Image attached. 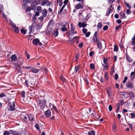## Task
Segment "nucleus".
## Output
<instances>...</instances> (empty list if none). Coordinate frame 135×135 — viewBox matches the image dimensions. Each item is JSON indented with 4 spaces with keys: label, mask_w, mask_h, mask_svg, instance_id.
<instances>
[{
    "label": "nucleus",
    "mask_w": 135,
    "mask_h": 135,
    "mask_svg": "<svg viewBox=\"0 0 135 135\" xmlns=\"http://www.w3.org/2000/svg\"><path fill=\"white\" fill-rule=\"evenodd\" d=\"M24 59L20 57V56L18 57L16 60L17 62L16 66L18 67H21V66L22 65L24 61Z\"/></svg>",
    "instance_id": "obj_1"
},
{
    "label": "nucleus",
    "mask_w": 135,
    "mask_h": 135,
    "mask_svg": "<svg viewBox=\"0 0 135 135\" xmlns=\"http://www.w3.org/2000/svg\"><path fill=\"white\" fill-rule=\"evenodd\" d=\"M46 104V101L43 99L39 100L37 102V105H39L40 108L43 109L45 108Z\"/></svg>",
    "instance_id": "obj_2"
},
{
    "label": "nucleus",
    "mask_w": 135,
    "mask_h": 135,
    "mask_svg": "<svg viewBox=\"0 0 135 135\" xmlns=\"http://www.w3.org/2000/svg\"><path fill=\"white\" fill-rule=\"evenodd\" d=\"M8 105H9L8 107L9 108H8L9 110L13 111L15 110V102L13 101L12 103L10 102H9Z\"/></svg>",
    "instance_id": "obj_3"
},
{
    "label": "nucleus",
    "mask_w": 135,
    "mask_h": 135,
    "mask_svg": "<svg viewBox=\"0 0 135 135\" xmlns=\"http://www.w3.org/2000/svg\"><path fill=\"white\" fill-rule=\"evenodd\" d=\"M113 5H110L109 8H108V11L107 12L106 14V16H108L110 13H112L114 9V8L112 7Z\"/></svg>",
    "instance_id": "obj_4"
},
{
    "label": "nucleus",
    "mask_w": 135,
    "mask_h": 135,
    "mask_svg": "<svg viewBox=\"0 0 135 135\" xmlns=\"http://www.w3.org/2000/svg\"><path fill=\"white\" fill-rule=\"evenodd\" d=\"M126 86L129 89H132L134 87V83L133 82H127L126 83Z\"/></svg>",
    "instance_id": "obj_5"
},
{
    "label": "nucleus",
    "mask_w": 135,
    "mask_h": 135,
    "mask_svg": "<svg viewBox=\"0 0 135 135\" xmlns=\"http://www.w3.org/2000/svg\"><path fill=\"white\" fill-rule=\"evenodd\" d=\"M82 1L81 2H82ZM75 8L76 9H83V3H79L76 4L75 6Z\"/></svg>",
    "instance_id": "obj_6"
},
{
    "label": "nucleus",
    "mask_w": 135,
    "mask_h": 135,
    "mask_svg": "<svg viewBox=\"0 0 135 135\" xmlns=\"http://www.w3.org/2000/svg\"><path fill=\"white\" fill-rule=\"evenodd\" d=\"M95 42H96L97 45V47L99 49L101 50L102 49V44L101 42L98 39L97 40H95L94 41Z\"/></svg>",
    "instance_id": "obj_7"
},
{
    "label": "nucleus",
    "mask_w": 135,
    "mask_h": 135,
    "mask_svg": "<svg viewBox=\"0 0 135 135\" xmlns=\"http://www.w3.org/2000/svg\"><path fill=\"white\" fill-rule=\"evenodd\" d=\"M27 113L25 112H22L21 114L22 118L24 119V120L26 122V120L27 118Z\"/></svg>",
    "instance_id": "obj_8"
},
{
    "label": "nucleus",
    "mask_w": 135,
    "mask_h": 135,
    "mask_svg": "<svg viewBox=\"0 0 135 135\" xmlns=\"http://www.w3.org/2000/svg\"><path fill=\"white\" fill-rule=\"evenodd\" d=\"M13 130L9 129L8 131H5L3 135H9L10 134H12V132H13Z\"/></svg>",
    "instance_id": "obj_9"
},
{
    "label": "nucleus",
    "mask_w": 135,
    "mask_h": 135,
    "mask_svg": "<svg viewBox=\"0 0 135 135\" xmlns=\"http://www.w3.org/2000/svg\"><path fill=\"white\" fill-rule=\"evenodd\" d=\"M44 113L45 116L47 118L49 117L51 115V112L50 110L45 111Z\"/></svg>",
    "instance_id": "obj_10"
},
{
    "label": "nucleus",
    "mask_w": 135,
    "mask_h": 135,
    "mask_svg": "<svg viewBox=\"0 0 135 135\" xmlns=\"http://www.w3.org/2000/svg\"><path fill=\"white\" fill-rule=\"evenodd\" d=\"M78 26L79 27H83V28L87 26V24L85 23L84 22L81 23L80 22H79L78 23Z\"/></svg>",
    "instance_id": "obj_11"
},
{
    "label": "nucleus",
    "mask_w": 135,
    "mask_h": 135,
    "mask_svg": "<svg viewBox=\"0 0 135 135\" xmlns=\"http://www.w3.org/2000/svg\"><path fill=\"white\" fill-rule=\"evenodd\" d=\"M108 96L110 97L112 96V91L109 88H108L106 89Z\"/></svg>",
    "instance_id": "obj_12"
},
{
    "label": "nucleus",
    "mask_w": 135,
    "mask_h": 135,
    "mask_svg": "<svg viewBox=\"0 0 135 135\" xmlns=\"http://www.w3.org/2000/svg\"><path fill=\"white\" fill-rule=\"evenodd\" d=\"M29 120L30 121H32L33 120L34 116L32 114H28L27 115Z\"/></svg>",
    "instance_id": "obj_13"
},
{
    "label": "nucleus",
    "mask_w": 135,
    "mask_h": 135,
    "mask_svg": "<svg viewBox=\"0 0 135 135\" xmlns=\"http://www.w3.org/2000/svg\"><path fill=\"white\" fill-rule=\"evenodd\" d=\"M98 31H97L95 32L93 36V40L94 41L98 40L97 38V34L98 33Z\"/></svg>",
    "instance_id": "obj_14"
},
{
    "label": "nucleus",
    "mask_w": 135,
    "mask_h": 135,
    "mask_svg": "<svg viewBox=\"0 0 135 135\" xmlns=\"http://www.w3.org/2000/svg\"><path fill=\"white\" fill-rule=\"evenodd\" d=\"M42 16H44V17H46L47 15V10L44 9L42 11Z\"/></svg>",
    "instance_id": "obj_15"
},
{
    "label": "nucleus",
    "mask_w": 135,
    "mask_h": 135,
    "mask_svg": "<svg viewBox=\"0 0 135 135\" xmlns=\"http://www.w3.org/2000/svg\"><path fill=\"white\" fill-rule=\"evenodd\" d=\"M39 41V40L38 39L35 38L33 40L32 43L34 45H37Z\"/></svg>",
    "instance_id": "obj_16"
},
{
    "label": "nucleus",
    "mask_w": 135,
    "mask_h": 135,
    "mask_svg": "<svg viewBox=\"0 0 135 135\" xmlns=\"http://www.w3.org/2000/svg\"><path fill=\"white\" fill-rule=\"evenodd\" d=\"M34 26L33 25H32L29 27V31L31 32H32L34 31Z\"/></svg>",
    "instance_id": "obj_17"
},
{
    "label": "nucleus",
    "mask_w": 135,
    "mask_h": 135,
    "mask_svg": "<svg viewBox=\"0 0 135 135\" xmlns=\"http://www.w3.org/2000/svg\"><path fill=\"white\" fill-rule=\"evenodd\" d=\"M11 58L12 60L14 61L17 59L16 55V54L12 55L11 56Z\"/></svg>",
    "instance_id": "obj_18"
},
{
    "label": "nucleus",
    "mask_w": 135,
    "mask_h": 135,
    "mask_svg": "<svg viewBox=\"0 0 135 135\" xmlns=\"http://www.w3.org/2000/svg\"><path fill=\"white\" fill-rule=\"evenodd\" d=\"M54 35L55 37H57L58 36L59 34V32L58 31V29L57 28L54 31Z\"/></svg>",
    "instance_id": "obj_19"
},
{
    "label": "nucleus",
    "mask_w": 135,
    "mask_h": 135,
    "mask_svg": "<svg viewBox=\"0 0 135 135\" xmlns=\"http://www.w3.org/2000/svg\"><path fill=\"white\" fill-rule=\"evenodd\" d=\"M126 57L127 60L129 62H131L132 61V60L131 57L127 54L126 55Z\"/></svg>",
    "instance_id": "obj_20"
},
{
    "label": "nucleus",
    "mask_w": 135,
    "mask_h": 135,
    "mask_svg": "<svg viewBox=\"0 0 135 135\" xmlns=\"http://www.w3.org/2000/svg\"><path fill=\"white\" fill-rule=\"evenodd\" d=\"M116 107H117L116 108V113H118L119 110L120 108V105L119 104V103H117L116 104Z\"/></svg>",
    "instance_id": "obj_21"
},
{
    "label": "nucleus",
    "mask_w": 135,
    "mask_h": 135,
    "mask_svg": "<svg viewBox=\"0 0 135 135\" xmlns=\"http://www.w3.org/2000/svg\"><path fill=\"white\" fill-rule=\"evenodd\" d=\"M23 6H25L26 7H27V8L26 9L25 11L26 12H27L28 11L30 12L31 9L30 7H29L28 6L26 5L25 4H24Z\"/></svg>",
    "instance_id": "obj_22"
},
{
    "label": "nucleus",
    "mask_w": 135,
    "mask_h": 135,
    "mask_svg": "<svg viewBox=\"0 0 135 135\" xmlns=\"http://www.w3.org/2000/svg\"><path fill=\"white\" fill-rule=\"evenodd\" d=\"M14 31L16 33H18L19 32V28L18 27H17L16 26H14Z\"/></svg>",
    "instance_id": "obj_23"
},
{
    "label": "nucleus",
    "mask_w": 135,
    "mask_h": 135,
    "mask_svg": "<svg viewBox=\"0 0 135 135\" xmlns=\"http://www.w3.org/2000/svg\"><path fill=\"white\" fill-rule=\"evenodd\" d=\"M12 133L13 135H21V134L16 131L13 130V132Z\"/></svg>",
    "instance_id": "obj_24"
},
{
    "label": "nucleus",
    "mask_w": 135,
    "mask_h": 135,
    "mask_svg": "<svg viewBox=\"0 0 135 135\" xmlns=\"http://www.w3.org/2000/svg\"><path fill=\"white\" fill-rule=\"evenodd\" d=\"M39 71V70L33 68L32 72L34 73H38Z\"/></svg>",
    "instance_id": "obj_25"
},
{
    "label": "nucleus",
    "mask_w": 135,
    "mask_h": 135,
    "mask_svg": "<svg viewBox=\"0 0 135 135\" xmlns=\"http://www.w3.org/2000/svg\"><path fill=\"white\" fill-rule=\"evenodd\" d=\"M16 69L18 70L17 73H21L22 72V69L21 67H18L17 66H16Z\"/></svg>",
    "instance_id": "obj_26"
},
{
    "label": "nucleus",
    "mask_w": 135,
    "mask_h": 135,
    "mask_svg": "<svg viewBox=\"0 0 135 135\" xmlns=\"http://www.w3.org/2000/svg\"><path fill=\"white\" fill-rule=\"evenodd\" d=\"M54 24V23L53 22V20L51 19L49 21L48 25L49 26L52 27L53 25Z\"/></svg>",
    "instance_id": "obj_27"
},
{
    "label": "nucleus",
    "mask_w": 135,
    "mask_h": 135,
    "mask_svg": "<svg viewBox=\"0 0 135 135\" xmlns=\"http://www.w3.org/2000/svg\"><path fill=\"white\" fill-rule=\"evenodd\" d=\"M108 74L107 72H105L104 74V77L107 81L109 80V78L108 76Z\"/></svg>",
    "instance_id": "obj_28"
},
{
    "label": "nucleus",
    "mask_w": 135,
    "mask_h": 135,
    "mask_svg": "<svg viewBox=\"0 0 135 135\" xmlns=\"http://www.w3.org/2000/svg\"><path fill=\"white\" fill-rule=\"evenodd\" d=\"M131 77H132H132L133 79H134L135 78V68L134 69V71L131 73Z\"/></svg>",
    "instance_id": "obj_29"
},
{
    "label": "nucleus",
    "mask_w": 135,
    "mask_h": 135,
    "mask_svg": "<svg viewBox=\"0 0 135 135\" xmlns=\"http://www.w3.org/2000/svg\"><path fill=\"white\" fill-rule=\"evenodd\" d=\"M71 27L70 28V30L71 32H73L74 31L75 29V28L73 26V24L72 23H71Z\"/></svg>",
    "instance_id": "obj_30"
},
{
    "label": "nucleus",
    "mask_w": 135,
    "mask_h": 135,
    "mask_svg": "<svg viewBox=\"0 0 135 135\" xmlns=\"http://www.w3.org/2000/svg\"><path fill=\"white\" fill-rule=\"evenodd\" d=\"M128 94L129 95V96L131 97H134V93L132 92H130L128 93Z\"/></svg>",
    "instance_id": "obj_31"
},
{
    "label": "nucleus",
    "mask_w": 135,
    "mask_h": 135,
    "mask_svg": "<svg viewBox=\"0 0 135 135\" xmlns=\"http://www.w3.org/2000/svg\"><path fill=\"white\" fill-rule=\"evenodd\" d=\"M132 42L131 43V45L135 46V37H133L132 39Z\"/></svg>",
    "instance_id": "obj_32"
},
{
    "label": "nucleus",
    "mask_w": 135,
    "mask_h": 135,
    "mask_svg": "<svg viewBox=\"0 0 135 135\" xmlns=\"http://www.w3.org/2000/svg\"><path fill=\"white\" fill-rule=\"evenodd\" d=\"M118 49L117 45H115L114 46V51L117 52L118 51Z\"/></svg>",
    "instance_id": "obj_33"
},
{
    "label": "nucleus",
    "mask_w": 135,
    "mask_h": 135,
    "mask_svg": "<svg viewBox=\"0 0 135 135\" xmlns=\"http://www.w3.org/2000/svg\"><path fill=\"white\" fill-rule=\"evenodd\" d=\"M31 8L32 10H34L36 8V6L35 5L32 4L31 6Z\"/></svg>",
    "instance_id": "obj_34"
},
{
    "label": "nucleus",
    "mask_w": 135,
    "mask_h": 135,
    "mask_svg": "<svg viewBox=\"0 0 135 135\" xmlns=\"http://www.w3.org/2000/svg\"><path fill=\"white\" fill-rule=\"evenodd\" d=\"M124 103V101L123 100H120L119 101L118 103L120 105H122Z\"/></svg>",
    "instance_id": "obj_35"
},
{
    "label": "nucleus",
    "mask_w": 135,
    "mask_h": 135,
    "mask_svg": "<svg viewBox=\"0 0 135 135\" xmlns=\"http://www.w3.org/2000/svg\"><path fill=\"white\" fill-rule=\"evenodd\" d=\"M88 135H95V132L94 131H91V132H88Z\"/></svg>",
    "instance_id": "obj_36"
},
{
    "label": "nucleus",
    "mask_w": 135,
    "mask_h": 135,
    "mask_svg": "<svg viewBox=\"0 0 135 135\" xmlns=\"http://www.w3.org/2000/svg\"><path fill=\"white\" fill-rule=\"evenodd\" d=\"M47 3V1L44 0L42 1L41 3L42 5H44Z\"/></svg>",
    "instance_id": "obj_37"
},
{
    "label": "nucleus",
    "mask_w": 135,
    "mask_h": 135,
    "mask_svg": "<svg viewBox=\"0 0 135 135\" xmlns=\"http://www.w3.org/2000/svg\"><path fill=\"white\" fill-rule=\"evenodd\" d=\"M80 66H76L75 67V70L76 73L77 71L79 70L80 69Z\"/></svg>",
    "instance_id": "obj_38"
},
{
    "label": "nucleus",
    "mask_w": 135,
    "mask_h": 135,
    "mask_svg": "<svg viewBox=\"0 0 135 135\" xmlns=\"http://www.w3.org/2000/svg\"><path fill=\"white\" fill-rule=\"evenodd\" d=\"M35 127L37 130L40 131V129L39 126V125L37 123H36L35 125Z\"/></svg>",
    "instance_id": "obj_39"
},
{
    "label": "nucleus",
    "mask_w": 135,
    "mask_h": 135,
    "mask_svg": "<svg viewBox=\"0 0 135 135\" xmlns=\"http://www.w3.org/2000/svg\"><path fill=\"white\" fill-rule=\"evenodd\" d=\"M90 67L91 69H94L95 68V66L93 64H91L90 65Z\"/></svg>",
    "instance_id": "obj_40"
},
{
    "label": "nucleus",
    "mask_w": 135,
    "mask_h": 135,
    "mask_svg": "<svg viewBox=\"0 0 135 135\" xmlns=\"http://www.w3.org/2000/svg\"><path fill=\"white\" fill-rule=\"evenodd\" d=\"M60 78L61 80L63 82H66L65 79V78L62 76H60Z\"/></svg>",
    "instance_id": "obj_41"
},
{
    "label": "nucleus",
    "mask_w": 135,
    "mask_h": 135,
    "mask_svg": "<svg viewBox=\"0 0 135 135\" xmlns=\"http://www.w3.org/2000/svg\"><path fill=\"white\" fill-rule=\"evenodd\" d=\"M128 95V93L127 92H125L124 93V94H122V96H123V97L124 98H126L127 97V95Z\"/></svg>",
    "instance_id": "obj_42"
},
{
    "label": "nucleus",
    "mask_w": 135,
    "mask_h": 135,
    "mask_svg": "<svg viewBox=\"0 0 135 135\" xmlns=\"http://www.w3.org/2000/svg\"><path fill=\"white\" fill-rule=\"evenodd\" d=\"M65 6L64 5H63V6H62V7H61V9L59 11V13L60 14H61V13L62 11L63 10V9L65 8Z\"/></svg>",
    "instance_id": "obj_43"
},
{
    "label": "nucleus",
    "mask_w": 135,
    "mask_h": 135,
    "mask_svg": "<svg viewBox=\"0 0 135 135\" xmlns=\"http://www.w3.org/2000/svg\"><path fill=\"white\" fill-rule=\"evenodd\" d=\"M25 68L27 69H28L30 71H32L33 67L30 66H26Z\"/></svg>",
    "instance_id": "obj_44"
},
{
    "label": "nucleus",
    "mask_w": 135,
    "mask_h": 135,
    "mask_svg": "<svg viewBox=\"0 0 135 135\" xmlns=\"http://www.w3.org/2000/svg\"><path fill=\"white\" fill-rule=\"evenodd\" d=\"M21 32L22 33L25 34L26 33V30L22 28L21 29Z\"/></svg>",
    "instance_id": "obj_45"
},
{
    "label": "nucleus",
    "mask_w": 135,
    "mask_h": 135,
    "mask_svg": "<svg viewBox=\"0 0 135 135\" xmlns=\"http://www.w3.org/2000/svg\"><path fill=\"white\" fill-rule=\"evenodd\" d=\"M84 79L86 83V85L88 86L89 85V82L87 79L86 77H84Z\"/></svg>",
    "instance_id": "obj_46"
},
{
    "label": "nucleus",
    "mask_w": 135,
    "mask_h": 135,
    "mask_svg": "<svg viewBox=\"0 0 135 135\" xmlns=\"http://www.w3.org/2000/svg\"><path fill=\"white\" fill-rule=\"evenodd\" d=\"M25 92L24 91H22L21 92V95L23 98H24L25 97Z\"/></svg>",
    "instance_id": "obj_47"
},
{
    "label": "nucleus",
    "mask_w": 135,
    "mask_h": 135,
    "mask_svg": "<svg viewBox=\"0 0 135 135\" xmlns=\"http://www.w3.org/2000/svg\"><path fill=\"white\" fill-rule=\"evenodd\" d=\"M125 13L124 12H123L121 14V16L122 18L121 19H123L124 17V18H125L126 17H125Z\"/></svg>",
    "instance_id": "obj_48"
},
{
    "label": "nucleus",
    "mask_w": 135,
    "mask_h": 135,
    "mask_svg": "<svg viewBox=\"0 0 135 135\" xmlns=\"http://www.w3.org/2000/svg\"><path fill=\"white\" fill-rule=\"evenodd\" d=\"M97 27L99 28V29L101 28L102 27V24L101 22H99L97 25Z\"/></svg>",
    "instance_id": "obj_49"
},
{
    "label": "nucleus",
    "mask_w": 135,
    "mask_h": 135,
    "mask_svg": "<svg viewBox=\"0 0 135 135\" xmlns=\"http://www.w3.org/2000/svg\"><path fill=\"white\" fill-rule=\"evenodd\" d=\"M6 96V95L3 93H1V94L0 93V97L1 98H2L3 97Z\"/></svg>",
    "instance_id": "obj_50"
},
{
    "label": "nucleus",
    "mask_w": 135,
    "mask_h": 135,
    "mask_svg": "<svg viewBox=\"0 0 135 135\" xmlns=\"http://www.w3.org/2000/svg\"><path fill=\"white\" fill-rule=\"evenodd\" d=\"M108 3L110 4L111 5H112V4L115 1V0H108Z\"/></svg>",
    "instance_id": "obj_51"
},
{
    "label": "nucleus",
    "mask_w": 135,
    "mask_h": 135,
    "mask_svg": "<svg viewBox=\"0 0 135 135\" xmlns=\"http://www.w3.org/2000/svg\"><path fill=\"white\" fill-rule=\"evenodd\" d=\"M131 13V11L129 9H128L126 11V14L127 15L130 14Z\"/></svg>",
    "instance_id": "obj_52"
},
{
    "label": "nucleus",
    "mask_w": 135,
    "mask_h": 135,
    "mask_svg": "<svg viewBox=\"0 0 135 135\" xmlns=\"http://www.w3.org/2000/svg\"><path fill=\"white\" fill-rule=\"evenodd\" d=\"M74 39H76V43L77 44L78 43H79V40L78 39V37L77 36H76L74 37Z\"/></svg>",
    "instance_id": "obj_53"
},
{
    "label": "nucleus",
    "mask_w": 135,
    "mask_h": 135,
    "mask_svg": "<svg viewBox=\"0 0 135 135\" xmlns=\"http://www.w3.org/2000/svg\"><path fill=\"white\" fill-rule=\"evenodd\" d=\"M61 29L62 31H66L68 30V29L66 27H62Z\"/></svg>",
    "instance_id": "obj_54"
},
{
    "label": "nucleus",
    "mask_w": 135,
    "mask_h": 135,
    "mask_svg": "<svg viewBox=\"0 0 135 135\" xmlns=\"http://www.w3.org/2000/svg\"><path fill=\"white\" fill-rule=\"evenodd\" d=\"M44 17V16L42 15L38 18V19L39 20H40L41 21H42L43 20Z\"/></svg>",
    "instance_id": "obj_55"
},
{
    "label": "nucleus",
    "mask_w": 135,
    "mask_h": 135,
    "mask_svg": "<svg viewBox=\"0 0 135 135\" xmlns=\"http://www.w3.org/2000/svg\"><path fill=\"white\" fill-rule=\"evenodd\" d=\"M87 30L86 28H84L82 30V31L84 34H85L87 31Z\"/></svg>",
    "instance_id": "obj_56"
},
{
    "label": "nucleus",
    "mask_w": 135,
    "mask_h": 135,
    "mask_svg": "<svg viewBox=\"0 0 135 135\" xmlns=\"http://www.w3.org/2000/svg\"><path fill=\"white\" fill-rule=\"evenodd\" d=\"M90 33H91L90 32H88L87 33V32L86 33H85V36L86 37H89V36Z\"/></svg>",
    "instance_id": "obj_57"
},
{
    "label": "nucleus",
    "mask_w": 135,
    "mask_h": 135,
    "mask_svg": "<svg viewBox=\"0 0 135 135\" xmlns=\"http://www.w3.org/2000/svg\"><path fill=\"white\" fill-rule=\"evenodd\" d=\"M69 0H65L64 1V5L65 6H66Z\"/></svg>",
    "instance_id": "obj_58"
},
{
    "label": "nucleus",
    "mask_w": 135,
    "mask_h": 135,
    "mask_svg": "<svg viewBox=\"0 0 135 135\" xmlns=\"http://www.w3.org/2000/svg\"><path fill=\"white\" fill-rule=\"evenodd\" d=\"M3 10V7L2 5L0 4V12H2V11Z\"/></svg>",
    "instance_id": "obj_59"
},
{
    "label": "nucleus",
    "mask_w": 135,
    "mask_h": 135,
    "mask_svg": "<svg viewBox=\"0 0 135 135\" xmlns=\"http://www.w3.org/2000/svg\"><path fill=\"white\" fill-rule=\"evenodd\" d=\"M59 6H61L63 4L62 0H59Z\"/></svg>",
    "instance_id": "obj_60"
},
{
    "label": "nucleus",
    "mask_w": 135,
    "mask_h": 135,
    "mask_svg": "<svg viewBox=\"0 0 135 135\" xmlns=\"http://www.w3.org/2000/svg\"><path fill=\"white\" fill-rule=\"evenodd\" d=\"M108 61L107 59L106 58H104L103 60V62L105 64H107V61Z\"/></svg>",
    "instance_id": "obj_61"
},
{
    "label": "nucleus",
    "mask_w": 135,
    "mask_h": 135,
    "mask_svg": "<svg viewBox=\"0 0 135 135\" xmlns=\"http://www.w3.org/2000/svg\"><path fill=\"white\" fill-rule=\"evenodd\" d=\"M108 27L107 26H105L103 27V30L104 31H106L108 29Z\"/></svg>",
    "instance_id": "obj_62"
},
{
    "label": "nucleus",
    "mask_w": 135,
    "mask_h": 135,
    "mask_svg": "<svg viewBox=\"0 0 135 135\" xmlns=\"http://www.w3.org/2000/svg\"><path fill=\"white\" fill-rule=\"evenodd\" d=\"M128 79V77L127 76H125L124 78V80L123 81V83H125Z\"/></svg>",
    "instance_id": "obj_63"
},
{
    "label": "nucleus",
    "mask_w": 135,
    "mask_h": 135,
    "mask_svg": "<svg viewBox=\"0 0 135 135\" xmlns=\"http://www.w3.org/2000/svg\"><path fill=\"white\" fill-rule=\"evenodd\" d=\"M25 53L26 54V56L27 57V59H29L30 58V56L29 54L26 51L25 52Z\"/></svg>",
    "instance_id": "obj_64"
}]
</instances>
